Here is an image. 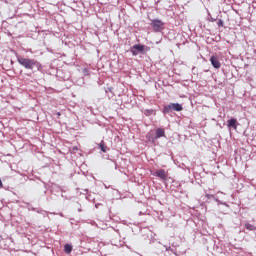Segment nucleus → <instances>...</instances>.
Returning a JSON list of instances; mask_svg holds the SVG:
<instances>
[{
  "label": "nucleus",
  "instance_id": "nucleus-12",
  "mask_svg": "<svg viewBox=\"0 0 256 256\" xmlns=\"http://www.w3.org/2000/svg\"><path fill=\"white\" fill-rule=\"evenodd\" d=\"M83 75H84L85 77H89V69L84 68V69H83Z\"/></svg>",
  "mask_w": 256,
  "mask_h": 256
},
{
  "label": "nucleus",
  "instance_id": "nucleus-17",
  "mask_svg": "<svg viewBox=\"0 0 256 256\" xmlns=\"http://www.w3.org/2000/svg\"><path fill=\"white\" fill-rule=\"evenodd\" d=\"M57 115H58V117H61V112H58Z\"/></svg>",
  "mask_w": 256,
  "mask_h": 256
},
{
  "label": "nucleus",
  "instance_id": "nucleus-2",
  "mask_svg": "<svg viewBox=\"0 0 256 256\" xmlns=\"http://www.w3.org/2000/svg\"><path fill=\"white\" fill-rule=\"evenodd\" d=\"M151 27L155 33H161L165 29V23L159 19H154L151 21Z\"/></svg>",
  "mask_w": 256,
  "mask_h": 256
},
{
  "label": "nucleus",
  "instance_id": "nucleus-16",
  "mask_svg": "<svg viewBox=\"0 0 256 256\" xmlns=\"http://www.w3.org/2000/svg\"><path fill=\"white\" fill-rule=\"evenodd\" d=\"M132 55H137V52L132 50Z\"/></svg>",
  "mask_w": 256,
  "mask_h": 256
},
{
  "label": "nucleus",
  "instance_id": "nucleus-14",
  "mask_svg": "<svg viewBox=\"0 0 256 256\" xmlns=\"http://www.w3.org/2000/svg\"><path fill=\"white\" fill-rule=\"evenodd\" d=\"M218 27H223V20L218 21Z\"/></svg>",
  "mask_w": 256,
  "mask_h": 256
},
{
  "label": "nucleus",
  "instance_id": "nucleus-13",
  "mask_svg": "<svg viewBox=\"0 0 256 256\" xmlns=\"http://www.w3.org/2000/svg\"><path fill=\"white\" fill-rule=\"evenodd\" d=\"M205 197L206 199H215V195L213 194H206Z\"/></svg>",
  "mask_w": 256,
  "mask_h": 256
},
{
  "label": "nucleus",
  "instance_id": "nucleus-5",
  "mask_svg": "<svg viewBox=\"0 0 256 256\" xmlns=\"http://www.w3.org/2000/svg\"><path fill=\"white\" fill-rule=\"evenodd\" d=\"M210 62H211V65H212L215 69H220V68H221V62H219V58H218V57L212 56V57L210 58Z\"/></svg>",
  "mask_w": 256,
  "mask_h": 256
},
{
  "label": "nucleus",
  "instance_id": "nucleus-9",
  "mask_svg": "<svg viewBox=\"0 0 256 256\" xmlns=\"http://www.w3.org/2000/svg\"><path fill=\"white\" fill-rule=\"evenodd\" d=\"M99 149L102 151V153H107V146H105V142L103 140L99 144Z\"/></svg>",
  "mask_w": 256,
  "mask_h": 256
},
{
  "label": "nucleus",
  "instance_id": "nucleus-4",
  "mask_svg": "<svg viewBox=\"0 0 256 256\" xmlns=\"http://www.w3.org/2000/svg\"><path fill=\"white\" fill-rule=\"evenodd\" d=\"M155 177H159V179H162V181H167V171L164 169H159L154 173Z\"/></svg>",
  "mask_w": 256,
  "mask_h": 256
},
{
  "label": "nucleus",
  "instance_id": "nucleus-7",
  "mask_svg": "<svg viewBox=\"0 0 256 256\" xmlns=\"http://www.w3.org/2000/svg\"><path fill=\"white\" fill-rule=\"evenodd\" d=\"M161 137H165V129L158 128V129H156L155 139H161Z\"/></svg>",
  "mask_w": 256,
  "mask_h": 256
},
{
  "label": "nucleus",
  "instance_id": "nucleus-15",
  "mask_svg": "<svg viewBox=\"0 0 256 256\" xmlns=\"http://www.w3.org/2000/svg\"><path fill=\"white\" fill-rule=\"evenodd\" d=\"M2 187H3V182L0 179V189H2Z\"/></svg>",
  "mask_w": 256,
  "mask_h": 256
},
{
  "label": "nucleus",
  "instance_id": "nucleus-10",
  "mask_svg": "<svg viewBox=\"0 0 256 256\" xmlns=\"http://www.w3.org/2000/svg\"><path fill=\"white\" fill-rule=\"evenodd\" d=\"M64 251H65V253H67V254L71 253V251H73V246H71V244H66V245L64 246Z\"/></svg>",
  "mask_w": 256,
  "mask_h": 256
},
{
  "label": "nucleus",
  "instance_id": "nucleus-8",
  "mask_svg": "<svg viewBox=\"0 0 256 256\" xmlns=\"http://www.w3.org/2000/svg\"><path fill=\"white\" fill-rule=\"evenodd\" d=\"M133 49H136L139 53H143L145 51V45L136 44L133 46Z\"/></svg>",
  "mask_w": 256,
  "mask_h": 256
},
{
  "label": "nucleus",
  "instance_id": "nucleus-1",
  "mask_svg": "<svg viewBox=\"0 0 256 256\" xmlns=\"http://www.w3.org/2000/svg\"><path fill=\"white\" fill-rule=\"evenodd\" d=\"M17 62L19 63V65L24 67V69L33 70L35 67H37L38 71H41L43 69V66L41 65V63L35 59L24 58L23 56H17Z\"/></svg>",
  "mask_w": 256,
  "mask_h": 256
},
{
  "label": "nucleus",
  "instance_id": "nucleus-6",
  "mask_svg": "<svg viewBox=\"0 0 256 256\" xmlns=\"http://www.w3.org/2000/svg\"><path fill=\"white\" fill-rule=\"evenodd\" d=\"M237 125H238V122H237V119L235 118H231L230 120L227 121V127L229 129H237Z\"/></svg>",
  "mask_w": 256,
  "mask_h": 256
},
{
  "label": "nucleus",
  "instance_id": "nucleus-11",
  "mask_svg": "<svg viewBox=\"0 0 256 256\" xmlns=\"http://www.w3.org/2000/svg\"><path fill=\"white\" fill-rule=\"evenodd\" d=\"M245 229H247L248 231H253V225L245 224Z\"/></svg>",
  "mask_w": 256,
  "mask_h": 256
},
{
  "label": "nucleus",
  "instance_id": "nucleus-3",
  "mask_svg": "<svg viewBox=\"0 0 256 256\" xmlns=\"http://www.w3.org/2000/svg\"><path fill=\"white\" fill-rule=\"evenodd\" d=\"M171 111H183V106L179 103H171L164 106V113H171Z\"/></svg>",
  "mask_w": 256,
  "mask_h": 256
}]
</instances>
